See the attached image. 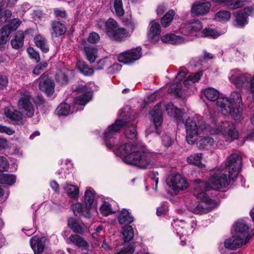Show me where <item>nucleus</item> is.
<instances>
[{
    "instance_id": "obj_1",
    "label": "nucleus",
    "mask_w": 254,
    "mask_h": 254,
    "mask_svg": "<svg viewBox=\"0 0 254 254\" xmlns=\"http://www.w3.org/2000/svg\"><path fill=\"white\" fill-rule=\"evenodd\" d=\"M130 116L126 115L122 119L116 120L115 123L109 126L104 132L105 141L107 147L113 148L116 146L114 153L123 157V161L131 165L142 168L143 145L141 143H125L120 146H116L118 140L116 136L124 126L130 122Z\"/></svg>"
},
{
    "instance_id": "obj_2",
    "label": "nucleus",
    "mask_w": 254,
    "mask_h": 254,
    "mask_svg": "<svg viewBox=\"0 0 254 254\" xmlns=\"http://www.w3.org/2000/svg\"><path fill=\"white\" fill-rule=\"evenodd\" d=\"M242 167V158L239 154L233 153L227 158L226 169L229 173V177L221 169H213L210 172L211 187L213 190H219L227 187L231 181L235 178Z\"/></svg>"
},
{
    "instance_id": "obj_3",
    "label": "nucleus",
    "mask_w": 254,
    "mask_h": 254,
    "mask_svg": "<svg viewBox=\"0 0 254 254\" xmlns=\"http://www.w3.org/2000/svg\"><path fill=\"white\" fill-rule=\"evenodd\" d=\"M211 189L213 190L211 187L210 182L197 181L194 188L193 194L201 202L195 207L191 208V211L194 213L198 214L206 213L216 207V201L208 197L205 192Z\"/></svg>"
},
{
    "instance_id": "obj_4",
    "label": "nucleus",
    "mask_w": 254,
    "mask_h": 254,
    "mask_svg": "<svg viewBox=\"0 0 254 254\" xmlns=\"http://www.w3.org/2000/svg\"><path fill=\"white\" fill-rule=\"evenodd\" d=\"M186 140L189 144H193L198 134V127L202 130L209 132L210 126L208 124L204 123L200 117L189 118L186 121Z\"/></svg>"
},
{
    "instance_id": "obj_5",
    "label": "nucleus",
    "mask_w": 254,
    "mask_h": 254,
    "mask_svg": "<svg viewBox=\"0 0 254 254\" xmlns=\"http://www.w3.org/2000/svg\"><path fill=\"white\" fill-rule=\"evenodd\" d=\"M105 32L111 40L118 42L126 40L130 35L128 31L120 27L117 22L112 18L106 21Z\"/></svg>"
},
{
    "instance_id": "obj_6",
    "label": "nucleus",
    "mask_w": 254,
    "mask_h": 254,
    "mask_svg": "<svg viewBox=\"0 0 254 254\" xmlns=\"http://www.w3.org/2000/svg\"><path fill=\"white\" fill-rule=\"evenodd\" d=\"M209 132L211 134H221L225 140L228 142L237 139L239 135L235 125L229 121L222 122L216 128L210 126Z\"/></svg>"
},
{
    "instance_id": "obj_7",
    "label": "nucleus",
    "mask_w": 254,
    "mask_h": 254,
    "mask_svg": "<svg viewBox=\"0 0 254 254\" xmlns=\"http://www.w3.org/2000/svg\"><path fill=\"white\" fill-rule=\"evenodd\" d=\"M19 99L18 107L22 115L26 117H31L34 115V106L33 99L31 93L26 90L19 91Z\"/></svg>"
},
{
    "instance_id": "obj_8",
    "label": "nucleus",
    "mask_w": 254,
    "mask_h": 254,
    "mask_svg": "<svg viewBox=\"0 0 254 254\" xmlns=\"http://www.w3.org/2000/svg\"><path fill=\"white\" fill-rule=\"evenodd\" d=\"M142 48L138 47L121 53L118 56V60L124 64H130L139 60L142 55Z\"/></svg>"
},
{
    "instance_id": "obj_9",
    "label": "nucleus",
    "mask_w": 254,
    "mask_h": 254,
    "mask_svg": "<svg viewBox=\"0 0 254 254\" xmlns=\"http://www.w3.org/2000/svg\"><path fill=\"white\" fill-rule=\"evenodd\" d=\"M216 104L223 114H229L235 119L241 116L240 114H237L232 101L229 98L220 97L217 100Z\"/></svg>"
},
{
    "instance_id": "obj_10",
    "label": "nucleus",
    "mask_w": 254,
    "mask_h": 254,
    "mask_svg": "<svg viewBox=\"0 0 254 254\" xmlns=\"http://www.w3.org/2000/svg\"><path fill=\"white\" fill-rule=\"evenodd\" d=\"M196 225L195 221L193 220L190 224H188L182 220H173L172 223V227L175 229L176 233L181 236H185L191 234L193 229Z\"/></svg>"
},
{
    "instance_id": "obj_11",
    "label": "nucleus",
    "mask_w": 254,
    "mask_h": 254,
    "mask_svg": "<svg viewBox=\"0 0 254 254\" xmlns=\"http://www.w3.org/2000/svg\"><path fill=\"white\" fill-rule=\"evenodd\" d=\"M229 79L232 83L240 88L247 86L251 79V75L242 73L239 70L234 69L231 70Z\"/></svg>"
},
{
    "instance_id": "obj_12",
    "label": "nucleus",
    "mask_w": 254,
    "mask_h": 254,
    "mask_svg": "<svg viewBox=\"0 0 254 254\" xmlns=\"http://www.w3.org/2000/svg\"><path fill=\"white\" fill-rule=\"evenodd\" d=\"M252 237V236H249L243 237L242 236L235 234L232 238L225 240L224 246L227 249L235 250L248 243Z\"/></svg>"
},
{
    "instance_id": "obj_13",
    "label": "nucleus",
    "mask_w": 254,
    "mask_h": 254,
    "mask_svg": "<svg viewBox=\"0 0 254 254\" xmlns=\"http://www.w3.org/2000/svg\"><path fill=\"white\" fill-rule=\"evenodd\" d=\"M73 90L74 91H77L81 94L75 99V102L76 104L85 105L91 99L92 93L86 86L79 85L75 88H73Z\"/></svg>"
},
{
    "instance_id": "obj_14",
    "label": "nucleus",
    "mask_w": 254,
    "mask_h": 254,
    "mask_svg": "<svg viewBox=\"0 0 254 254\" xmlns=\"http://www.w3.org/2000/svg\"><path fill=\"white\" fill-rule=\"evenodd\" d=\"M164 107L165 106H163L162 103H159L154 106L153 110L150 113L157 133H158V128L161 126L163 121L162 112L164 109L163 107Z\"/></svg>"
},
{
    "instance_id": "obj_15",
    "label": "nucleus",
    "mask_w": 254,
    "mask_h": 254,
    "mask_svg": "<svg viewBox=\"0 0 254 254\" xmlns=\"http://www.w3.org/2000/svg\"><path fill=\"white\" fill-rule=\"evenodd\" d=\"M40 89L44 92L48 96L52 95L54 92V83L46 75L41 76L39 84Z\"/></svg>"
},
{
    "instance_id": "obj_16",
    "label": "nucleus",
    "mask_w": 254,
    "mask_h": 254,
    "mask_svg": "<svg viewBox=\"0 0 254 254\" xmlns=\"http://www.w3.org/2000/svg\"><path fill=\"white\" fill-rule=\"evenodd\" d=\"M211 6L208 1L198 2L193 4L191 11L194 15H203L209 11Z\"/></svg>"
},
{
    "instance_id": "obj_17",
    "label": "nucleus",
    "mask_w": 254,
    "mask_h": 254,
    "mask_svg": "<svg viewBox=\"0 0 254 254\" xmlns=\"http://www.w3.org/2000/svg\"><path fill=\"white\" fill-rule=\"evenodd\" d=\"M202 28L201 22L196 20L185 24L184 27L181 28V32L184 36H187L190 34H192L195 32L198 31Z\"/></svg>"
},
{
    "instance_id": "obj_18",
    "label": "nucleus",
    "mask_w": 254,
    "mask_h": 254,
    "mask_svg": "<svg viewBox=\"0 0 254 254\" xmlns=\"http://www.w3.org/2000/svg\"><path fill=\"white\" fill-rule=\"evenodd\" d=\"M30 245L34 254H42L45 246V239L33 237L31 239Z\"/></svg>"
},
{
    "instance_id": "obj_19",
    "label": "nucleus",
    "mask_w": 254,
    "mask_h": 254,
    "mask_svg": "<svg viewBox=\"0 0 254 254\" xmlns=\"http://www.w3.org/2000/svg\"><path fill=\"white\" fill-rule=\"evenodd\" d=\"M82 45L83 46L86 59L90 63H93L97 58V49L95 47L90 46L86 43L85 39L82 40Z\"/></svg>"
},
{
    "instance_id": "obj_20",
    "label": "nucleus",
    "mask_w": 254,
    "mask_h": 254,
    "mask_svg": "<svg viewBox=\"0 0 254 254\" xmlns=\"http://www.w3.org/2000/svg\"><path fill=\"white\" fill-rule=\"evenodd\" d=\"M171 185L175 192L179 190H184L188 187L186 181L180 175L174 176L171 180Z\"/></svg>"
},
{
    "instance_id": "obj_21",
    "label": "nucleus",
    "mask_w": 254,
    "mask_h": 254,
    "mask_svg": "<svg viewBox=\"0 0 254 254\" xmlns=\"http://www.w3.org/2000/svg\"><path fill=\"white\" fill-rule=\"evenodd\" d=\"M4 113L6 117L8 118L11 121H13L15 124H23L22 113L17 110H11L8 108H5L4 109Z\"/></svg>"
},
{
    "instance_id": "obj_22",
    "label": "nucleus",
    "mask_w": 254,
    "mask_h": 254,
    "mask_svg": "<svg viewBox=\"0 0 254 254\" xmlns=\"http://www.w3.org/2000/svg\"><path fill=\"white\" fill-rule=\"evenodd\" d=\"M68 225L76 233L83 235L87 227L82 222H79L72 218L68 220Z\"/></svg>"
},
{
    "instance_id": "obj_23",
    "label": "nucleus",
    "mask_w": 254,
    "mask_h": 254,
    "mask_svg": "<svg viewBox=\"0 0 254 254\" xmlns=\"http://www.w3.org/2000/svg\"><path fill=\"white\" fill-rule=\"evenodd\" d=\"M229 99L232 101L237 114H240L241 116L243 112V104L240 93L237 91L232 92Z\"/></svg>"
},
{
    "instance_id": "obj_24",
    "label": "nucleus",
    "mask_w": 254,
    "mask_h": 254,
    "mask_svg": "<svg viewBox=\"0 0 254 254\" xmlns=\"http://www.w3.org/2000/svg\"><path fill=\"white\" fill-rule=\"evenodd\" d=\"M51 26L53 31L51 33L52 36L55 37L62 36L66 30L65 25L58 21H52L51 23Z\"/></svg>"
},
{
    "instance_id": "obj_25",
    "label": "nucleus",
    "mask_w": 254,
    "mask_h": 254,
    "mask_svg": "<svg viewBox=\"0 0 254 254\" xmlns=\"http://www.w3.org/2000/svg\"><path fill=\"white\" fill-rule=\"evenodd\" d=\"M71 208L76 216H83L86 218H89L91 217L89 210L86 207L83 208L80 203L73 204Z\"/></svg>"
},
{
    "instance_id": "obj_26",
    "label": "nucleus",
    "mask_w": 254,
    "mask_h": 254,
    "mask_svg": "<svg viewBox=\"0 0 254 254\" xmlns=\"http://www.w3.org/2000/svg\"><path fill=\"white\" fill-rule=\"evenodd\" d=\"M150 28L148 33V39L151 42L154 43V38L158 37L161 33V26L159 23L152 21L150 24Z\"/></svg>"
},
{
    "instance_id": "obj_27",
    "label": "nucleus",
    "mask_w": 254,
    "mask_h": 254,
    "mask_svg": "<svg viewBox=\"0 0 254 254\" xmlns=\"http://www.w3.org/2000/svg\"><path fill=\"white\" fill-rule=\"evenodd\" d=\"M234 227L236 232V234L243 237H246L247 236H251L248 233L249 227L244 220H241L237 221Z\"/></svg>"
},
{
    "instance_id": "obj_28",
    "label": "nucleus",
    "mask_w": 254,
    "mask_h": 254,
    "mask_svg": "<svg viewBox=\"0 0 254 254\" xmlns=\"http://www.w3.org/2000/svg\"><path fill=\"white\" fill-rule=\"evenodd\" d=\"M161 41L164 43L178 44L184 42L186 38L173 34H167L161 38Z\"/></svg>"
},
{
    "instance_id": "obj_29",
    "label": "nucleus",
    "mask_w": 254,
    "mask_h": 254,
    "mask_svg": "<svg viewBox=\"0 0 254 254\" xmlns=\"http://www.w3.org/2000/svg\"><path fill=\"white\" fill-rule=\"evenodd\" d=\"M24 39V33L21 31H17L14 38L11 40L10 44L12 47L15 50L21 48L23 46Z\"/></svg>"
},
{
    "instance_id": "obj_30",
    "label": "nucleus",
    "mask_w": 254,
    "mask_h": 254,
    "mask_svg": "<svg viewBox=\"0 0 254 254\" xmlns=\"http://www.w3.org/2000/svg\"><path fill=\"white\" fill-rule=\"evenodd\" d=\"M67 241L79 248L85 249L88 246L87 242L82 237L75 234L70 235Z\"/></svg>"
},
{
    "instance_id": "obj_31",
    "label": "nucleus",
    "mask_w": 254,
    "mask_h": 254,
    "mask_svg": "<svg viewBox=\"0 0 254 254\" xmlns=\"http://www.w3.org/2000/svg\"><path fill=\"white\" fill-rule=\"evenodd\" d=\"M214 139L210 136L201 137L197 142V146L200 149H208L214 144Z\"/></svg>"
},
{
    "instance_id": "obj_32",
    "label": "nucleus",
    "mask_w": 254,
    "mask_h": 254,
    "mask_svg": "<svg viewBox=\"0 0 254 254\" xmlns=\"http://www.w3.org/2000/svg\"><path fill=\"white\" fill-rule=\"evenodd\" d=\"M76 66L79 71L84 75L90 76L94 73L93 68L89 67L84 61H78L77 62Z\"/></svg>"
},
{
    "instance_id": "obj_33",
    "label": "nucleus",
    "mask_w": 254,
    "mask_h": 254,
    "mask_svg": "<svg viewBox=\"0 0 254 254\" xmlns=\"http://www.w3.org/2000/svg\"><path fill=\"white\" fill-rule=\"evenodd\" d=\"M118 220L120 224H130L133 221V218L126 209H123L119 214Z\"/></svg>"
},
{
    "instance_id": "obj_34",
    "label": "nucleus",
    "mask_w": 254,
    "mask_h": 254,
    "mask_svg": "<svg viewBox=\"0 0 254 254\" xmlns=\"http://www.w3.org/2000/svg\"><path fill=\"white\" fill-rule=\"evenodd\" d=\"M202 94L209 101H214L219 98V93L215 89L209 87L202 90Z\"/></svg>"
},
{
    "instance_id": "obj_35",
    "label": "nucleus",
    "mask_w": 254,
    "mask_h": 254,
    "mask_svg": "<svg viewBox=\"0 0 254 254\" xmlns=\"http://www.w3.org/2000/svg\"><path fill=\"white\" fill-rule=\"evenodd\" d=\"M35 43L43 53H47L49 50V46L47 40L41 35H37L34 38Z\"/></svg>"
},
{
    "instance_id": "obj_36",
    "label": "nucleus",
    "mask_w": 254,
    "mask_h": 254,
    "mask_svg": "<svg viewBox=\"0 0 254 254\" xmlns=\"http://www.w3.org/2000/svg\"><path fill=\"white\" fill-rule=\"evenodd\" d=\"M166 110L168 114L174 118H178L182 117L183 112L171 103H168L165 106Z\"/></svg>"
},
{
    "instance_id": "obj_37",
    "label": "nucleus",
    "mask_w": 254,
    "mask_h": 254,
    "mask_svg": "<svg viewBox=\"0 0 254 254\" xmlns=\"http://www.w3.org/2000/svg\"><path fill=\"white\" fill-rule=\"evenodd\" d=\"M202 157L201 153H195L189 156L187 161L189 164H191L200 168L204 167V165L201 162Z\"/></svg>"
},
{
    "instance_id": "obj_38",
    "label": "nucleus",
    "mask_w": 254,
    "mask_h": 254,
    "mask_svg": "<svg viewBox=\"0 0 254 254\" xmlns=\"http://www.w3.org/2000/svg\"><path fill=\"white\" fill-rule=\"evenodd\" d=\"M63 188L69 197L75 198L78 196L79 190L75 186L66 184L64 185Z\"/></svg>"
},
{
    "instance_id": "obj_39",
    "label": "nucleus",
    "mask_w": 254,
    "mask_h": 254,
    "mask_svg": "<svg viewBox=\"0 0 254 254\" xmlns=\"http://www.w3.org/2000/svg\"><path fill=\"white\" fill-rule=\"evenodd\" d=\"M175 14V11L172 9L168 11L161 19V23L162 26L165 28L168 27L173 19Z\"/></svg>"
},
{
    "instance_id": "obj_40",
    "label": "nucleus",
    "mask_w": 254,
    "mask_h": 254,
    "mask_svg": "<svg viewBox=\"0 0 254 254\" xmlns=\"http://www.w3.org/2000/svg\"><path fill=\"white\" fill-rule=\"evenodd\" d=\"M94 200V195L92 191L89 190H86L84 195V201L86 207L89 210L92 208Z\"/></svg>"
},
{
    "instance_id": "obj_41",
    "label": "nucleus",
    "mask_w": 254,
    "mask_h": 254,
    "mask_svg": "<svg viewBox=\"0 0 254 254\" xmlns=\"http://www.w3.org/2000/svg\"><path fill=\"white\" fill-rule=\"evenodd\" d=\"M16 177L14 175L0 174V184L11 185L15 182Z\"/></svg>"
},
{
    "instance_id": "obj_42",
    "label": "nucleus",
    "mask_w": 254,
    "mask_h": 254,
    "mask_svg": "<svg viewBox=\"0 0 254 254\" xmlns=\"http://www.w3.org/2000/svg\"><path fill=\"white\" fill-rule=\"evenodd\" d=\"M123 235L125 242L131 241L134 236L133 228L131 226H126L123 227Z\"/></svg>"
},
{
    "instance_id": "obj_43",
    "label": "nucleus",
    "mask_w": 254,
    "mask_h": 254,
    "mask_svg": "<svg viewBox=\"0 0 254 254\" xmlns=\"http://www.w3.org/2000/svg\"><path fill=\"white\" fill-rule=\"evenodd\" d=\"M231 17V13L225 10L218 11L215 15V19L220 22L228 21Z\"/></svg>"
},
{
    "instance_id": "obj_44",
    "label": "nucleus",
    "mask_w": 254,
    "mask_h": 254,
    "mask_svg": "<svg viewBox=\"0 0 254 254\" xmlns=\"http://www.w3.org/2000/svg\"><path fill=\"white\" fill-rule=\"evenodd\" d=\"M202 74V72H198L189 75L187 78L183 82L184 85L188 87L190 84V82H191L192 83L198 82L200 79Z\"/></svg>"
},
{
    "instance_id": "obj_45",
    "label": "nucleus",
    "mask_w": 254,
    "mask_h": 254,
    "mask_svg": "<svg viewBox=\"0 0 254 254\" xmlns=\"http://www.w3.org/2000/svg\"><path fill=\"white\" fill-rule=\"evenodd\" d=\"M70 111V106L65 103H61L57 108V114L60 116H66Z\"/></svg>"
},
{
    "instance_id": "obj_46",
    "label": "nucleus",
    "mask_w": 254,
    "mask_h": 254,
    "mask_svg": "<svg viewBox=\"0 0 254 254\" xmlns=\"http://www.w3.org/2000/svg\"><path fill=\"white\" fill-rule=\"evenodd\" d=\"M182 84L181 83H176L172 85V86L168 89V92L169 93L173 94L178 97L182 96Z\"/></svg>"
},
{
    "instance_id": "obj_47",
    "label": "nucleus",
    "mask_w": 254,
    "mask_h": 254,
    "mask_svg": "<svg viewBox=\"0 0 254 254\" xmlns=\"http://www.w3.org/2000/svg\"><path fill=\"white\" fill-rule=\"evenodd\" d=\"M100 212L104 216H108L111 214L114 213L111 205L108 202H104L100 208Z\"/></svg>"
},
{
    "instance_id": "obj_48",
    "label": "nucleus",
    "mask_w": 254,
    "mask_h": 254,
    "mask_svg": "<svg viewBox=\"0 0 254 254\" xmlns=\"http://www.w3.org/2000/svg\"><path fill=\"white\" fill-rule=\"evenodd\" d=\"M125 135L126 138L133 139L137 136V131L134 126H127L125 131Z\"/></svg>"
},
{
    "instance_id": "obj_49",
    "label": "nucleus",
    "mask_w": 254,
    "mask_h": 254,
    "mask_svg": "<svg viewBox=\"0 0 254 254\" xmlns=\"http://www.w3.org/2000/svg\"><path fill=\"white\" fill-rule=\"evenodd\" d=\"M114 7L118 16L121 17L124 15L125 11L123 8L122 0H114Z\"/></svg>"
},
{
    "instance_id": "obj_50",
    "label": "nucleus",
    "mask_w": 254,
    "mask_h": 254,
    "mask_svg": "<svg viewBox=\"0 0 254 254\" xmlns=\"http://www.w3.org/2000/svg\"><path fill=\"white\" fill-rule=\"evenodd\" d=\"M236 21L238 26L243 27L247 23V17L242 11H240L236 15Z\"/></svg>"
},
{
    "instance_id": "obj_51",
    "label": "nucleus",
    "mask_w": 254,
    "mask_h": 254,
    "mask_svg": "<svg viewBox=\"0 0 254 254\" xmlns=\"http://www.w3.org/2000/svg\"><path fill=\"white\" fill-rule=\"evenodd\" d=\"M10 32L7 30V27L2 28L0 30V45H4L7 41Z\"/></svg>"
},
{
    "instance_id": "obj_52",
    "label": "nucleus",
    "mask_w": 254,
    "mask_h": 254,
    "mask_svg": "<svg viewBox=\"0 0 254 254\" xmlns=\"http://www.w3.org/2000/svg\"><path fill=\"white\" fill-rule=\"evenodd\" d=\"M56 79L58 82L62 85L67 84L68 81L67 76L62 71H59L57 74Z\"/></svg>"
},
{
    "instance_id": "obj_53",
    "label": "nucleus",
    "mask_w": 254,
    "mask_h": 254,
    "mask_svg": "<svg viewBox=\"0 0 254 254\" xmlns=\"http://www.w3.org/2000/svg\"><path fill=\"white\" fill-rule=\"evenodd\" d=\"M152 155H146L144 153V169H149L154 166V159L150 157Z\"/></svg>"
},
{
    "instance_id": "obj_54",
    "label": "nucleus",
    "mask_w": 254,
    "mask_h": 254,
    "mask_svg": "<svg viewBox=\"0 0 254 254\" xmlns=\"http://www.w3.org/2000/svg\"><path fill=\"white\" fill-rule=\"evenodd\" d=\"M95 232L92 233V236L94 239H100L101 237L103 238L104 235V230L102 226L99 225L96 227Z\"/></svg>"
},
{
    "instance_id": "obj_55",
    "label": "nucleus",
    "mask_w": 254,
    "mask_h": 254,
    "mask_svg": "<svg viewBox=\"0 0 254 254\" xmlns=\"http://www.w3.org/2000/svg\"><path fill=\"white\" fill-rule=\"evenodd\" d=\"M20 24L21 21L20 19L17 18L12 19L8 25V28L7 27V30L8 29V31L9 32L16 30L20 26Z\"/></svg>"
},
{
    "instance_id": "obj_56",
    "label": "nucleus",
    "mask_w": 254,
    "mask_h": 254,
    "mask_svg": "<svg viewBox=\"0 0 254 254\" xmlns=\"http://www.w3.org/2000/svg\"><path fill=\"white\" fill-rule=\"evenodd\" d=\"M27 52L31 58L34 59L37 62L40 61V57L39 54L38 52H36L34 48L29 47L27 49Z\"/></svg>"
},
{
    "instance_id": "obj_57",
    "label": "nucleus",
    "mask_w": 254,
    "mask_h": 254,
    "mask_svg": "<svg viewBox=\"0 0 254 254\" xmlns=\"http://www.w3.org/2000/svg\"><path fill=\"white\" fill-rule=\"evenodd\" d=\"M134 251L133 246L130 244L124 246L119 252L115 253V254H131Z\"/></svg>"
},
{
    "instance_id": "obj_58",
    "label": "nucleus",
    "mask_w": 254,
    "mask_h": 254,
    "mask_svg": "<svg viewBox=\"0 0 254 254\" xmlns=\"http://www.w3.org/2000/svg\"><path fill=\"white\" fill-rule=\"evenodd\" d=\"M203 34L205 37H212L213 38H216L219 36V34L217 31L209 28L204 29L203 31Z\"/></svg>"
},
{
    "instance_id": "obj_59",
    "label": "nucleus",
    "mask_w": 254,
    "mask_h": 254,
    "mask_svg": "<svg viewBox=\"0 0 254 254\" xmlns=\"http://www.w3.org/2000/svg\"><path fill=\"white\" fill-rule=\"evenodd\" d=\"M9 167L7 160L3 156H0V172L6 171Z\"/></svg>"
},
{
    "instance_id": "obj_60",
    "label": "nucleus",
    "mask_w": 254,
    "mask_h": 254,
    "mask_svg": "<svg viewBox=\"0 0 254 254\" xmlns=\"http://www.w3.org/2000/svg\"><path fill=\"white\" fill-rule=\"evenodd\" d=\"M54 15L58 19H64L67 17V13L64 9L55 8L54 9Z\"/></svg>"
},
{
    "instance_id": "obj_61",
    "label": "nucleus",
    "mask_w": 254,
    "mask_h": 254,
    "mask_svg": "<svg viewBox=\"0 0 254 254\" xmlns=\"http://www.w3.org/2000/svg\"><path fill=\"white\" fill-rule=\"evenodd\" d=\"M100 40V37L98 34L96 32H91L87 39V40H85L87 42H88L92 44H95Z\"/></svg>"
},
{
    "instance_id": "obj_62",
    "label": "nucleus",
    "mask_w": 254,
    "mask_h": 254,
    "mask_svg": "<svg viewBox=\"0 0 254 254\" xmlns=\"http://www.w3.org/2000/svg\"><path fill=\"white\" fill-rule=\"evenodd\" d=\"M162 141L163 144L166 147L170 146L174 142L173 139L168 134H165L162 136Z\"/></svg>"
},
{
    "instance_id": "obj_63",
    "label": "nucleus",
    "mask_w": 254,
    "mask_h": 254,
    "mask_svg": "<svg viewBox=\"0 0 254 254\" xmlns=\"http://www.w3.org/2000/svg\"><path fill=\"white\" fill-rule=\"evenodd\" d=\"M121 65L119 64L116 63L110 66L108 69V73L114 74L121 69Z\"/></svg>"
},
{
    "instance_id": "obj_64",
    "label": "nucleus",
    "mask_w": 254,
    "mask_h": 254,
    "mask_svg": "<svg viewBox=\"0 0 254 254\" xmlns=\"http://www.w3.org/2000/svg\"><path fill=\"white\" fill-rule=\"evenodd\" d=\"M47 65L48 64L46 63L37 65L33 71V73L36 75L39 74L42 70L47 67Z\"/></svg>"
}]
</instances>
